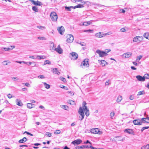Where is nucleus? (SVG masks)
I'll list each match as a JSON object with an SVG mask.
<instances>
[{
	"label": "nucleus",
	"instance_id": "43",
	"mask_svg": "<svg viewBox=\"0 0 149 149\" xmlns=\"http://www.w3.org/2000/svg\"><path fill=\"white\" fill-rule=\"evenodd\" d=\"M38 38L40 40H45V38L43 37H38Z\"/></svg>",
	"mask_w": 149,
	"mask_h": 149
},
{
	"label": "nucleus",
	"instance_id": "11",
	"mask_svg": "<svg viewBox=\"0 0 149 149\" xmlns=\"http://www.w3.org/2000/svg\"><path fill=\"white\" fill-rule=\"evenodd\" d=\"M54 50L59 54H61L63 53V49L61 48L60 45H58L56 48H55Z\"/></svg>",
	"mask_w": 149,
	"mask_h": 149
},
{
	"label": "nucleus",
	"instance_id": "16",
	"mask_svg": "<svg viewBox=\"0 0 149 149\" xmlns=\"http://www.w3.org/2000/svg\"><path fill=\"white\" fill-rule=\"evenodd\" d=\"M124 132L129 134L134 135V132L132 129H127L125 130Z\"/></svg>",
	"mask_w": 149,
	"mask_h": 149
},
{
	"label": "nucleus",
	"instance_id": "13",
	"mask_svg": "<svg viewBox=\"0 0 149 149\" xmlns=\"http://www.w3.org/2000/svg\"><path fill=\"white\" fill-rule=\"evenodd\" d=\"M132 54L131 52H127L126 53L124 54L122 56L123 58H128L130 57Z\"/></svg>",
	"mask_w": 149,
	"mask_h": 149
},
{
	"label": "nucleus",
	"instance_id": "29",
	"mask_svg": "<svg viewBox=\"0 0 149 149\" xmlns=\"http://www.w3.org/2000/svg\"><path fill=\"white\" fill-rule=\"evenodd\" d=\"M68 103L71 105H73L75 104V102L74 101L72 100H69L68 101Z\"/></svg>",
	"mask_w": 149,
	"mask_h": 149
},
{
	"label": "nucleus",
	"instance_id": "27",
	"mask_svg": "<svg viewBox=\"0 0 149 149\" xmlns=\"http://www.w3.org/2000/svg\"><path fill=\"white\" fill-rule=\"evenodd\" d=\"M122 98L121 96H119L117 98V102L118 103L120 102L122 100Z\"/></svg>",
	"mask_w": 149,
	"mask_h": 149
},
{
	"label": "nucleus",
	"instance_id": "24",
	"mask_svg": "<svg viewBox=\"0 0 149 149\" xmlns=\"http://www.w3.org/2000/svg\"><path fill=\"white\" fill-rule=\"evenodd\" d=\"M33 105H34V104L31 103H28L27 104V107L29 109H31L33 107Z\"/></svg>",
	"mask_w": 149,
	"mask_h": 149
},
{
	"label": "nucleus",
	"instance_id": "4",
	"mask_svg": "<svg viewBox=\"0 0 149 149\" xmlns=\"http://www.w3.org/2000/svg\"><path fill=\"white\" fill-rule=\"evenodd\" d=\"M88 59H86L83 61L81 64V67L82 68H84L86 66L88 67L89 66Z\"/></svg>",
	"mask_w": 149,
	"mask_h": 149
},
{
	"label": "nucleus",
	"instance_id": "54",
	"mask_svg": "<svg viewBox=\"0 0 149 149\" xmlns=\"http://www.w3.org/2000/svg\"><path fill=\"white\" fill-rule=\"evenodd\" d=\"M134 98V96L132 95H131L130 96V99L131 100H133Z\"/></svg>",
	"mask_w": 149,
	"mask_h": 149
},
{
	"label": "nucleus",
	"instance_id": "61",
	"mask_svg": "<svg viewBox=\"0 0 149 149\" xmlns=\"http://www.w3.org/2000/svg\"><path fill=\"white\" fill-rule=\"evenodd\" d=\"M47 135L48 136L50 137L51 136V134L50 133H48Z\"/></svg>",
	"mask_w": 149,
	"mask_h": 149
},
{
	"label": "nucleus",
	"instance_id": "26",
	"mask_svg": "<svg viewBox=\"0 0 149 149\" xmlns=\"http://www.w3.org/2000/svg\"><path fill=\"white\" fill-rule=\"evenodd\" d=\"M95 36L98 38H100L103 37V36L101 35V33L100 32L97 33L95 34Z\"/></svg>",
	"mask_w": 149,
	"mask_h": 149
},
{
	"label": "nucleus",
	"instance_id": "17",
	"mask_svg": "<svg viewBox=\"0 0 149 149\" xmlns=\"http://www.w3.org/2000/svg\"><path fill=\"white\" fill-rule=\"evenodd\" d=\"M58 31L59 33L61 35L63 34L64 31L65 29L64 27L61 26L60 27H59L58 29Z\"/></svg>",
	"mask_w": 149,
	"mask_h": 149
},
{
	"label": "nucleus",
	"instance_id": "18",
	"mask_svg": "<svg viewBox=\"0 0 149 149\" xmlns=\"http://www.w3.org/2000/svg\"><path fill=\"white\" fill-rule=\"evenodd\" d=\"M15 47L14 46H10V47H8V48H4V47H2L1 48V49L3 51L4 50L5 51H8L10 49H12L13 48H14Z\"/></svg>",
	"mask_w": 149,
	"mask_h": 149
},
{
	"label": "nucleus",
	"instance_id": "6",
	"mask_svg": "<svg viewBox=\"0 0 149 149\" xmlns=\"http://www.w3.org/2000/svg\"><path fill=\"white\" fill-rule=\"evenodd\" d=\"M96 52L99 54V56L100 57H104L107 54L106 52L102 51L99 49L97 50Z\"/></svg>",
	"mask_w": 149,
	"mask_h": 149
},
{
	"label": "nucleus",
	"instance_id": "30",
	"mask_svg": "<svg viewBox=\"0 0 149 149\" xmlns=\"http://www.w3.org/2000/svg\"><path fill=\"white\" fill-rule=\"evenodd\" d=\"M32 10L36 12H38V8L35 6H34L32 7Z\"/></svg>",
	"mask_w": 149,
	"mask_h": 149
},
{
	"label": "nucleus",
	"instance_id": "23",
	"mask_svg": "<svg viewBox=\"0 0 149 149\" xmlns=\"http://www.w3.org/2000/svg\"><path fill=\"white\" fill-rule=\"evenodd\" d=\"M145 120L146 119L145 118H142L141 120H140V122H141V125H142L143 123H149V122L146 121Z\"/></svg>",
	"mask_w": 149,
	"mask_h": 149
},
{
	"label": "nucleus",
	"instance_id": "38",
	"mask_svg": "<svg viewBox=\"0 0 149 149\" xmlns=\"http://www.w3.org/2000/svg\"><path fill=\"white\" fill-rule=\"evenodd\" d=\"M143 92L144 93V92L143 91L139 92H138L137 95H140L143 94Z\"/></svg>",
	"mask_w": 149,
	"mask_h": 149
},
{
	"label": "nucleus",
	"instance_id": "64",
	"mask_svg": "<svg viewBox=\"0 0 149 149\" xmlns=\"http://www.w3.org/2000/svg\"><path fill=\"white\" fill-rule=\"evenodd\" d=\"M64 149H70V148H68L67 146H66L64 147Z\"/></svg>",
	"mask_w": 149,
	"mask_h": 149
},
{
	"label": "nucleus",
	"instance_id": "48",
	"mask_svg": "<svg viewBox=\"0 0 149 149\" xmlns=\"http://www.w3.org/2000/svg\"><path fill=\"white\" fill-rule=\"evenodd\" d=\"M33 145H34L35 146H38L40 145L41 144L40 143H36L33 144Z\"/></svg>",
	"mask_w": 149,
	"mask_h": 149
},
{
	"label": "nucleus",
	"instance_id": "52",
	"mask_svg": "<svg viewBox=\"0 0 149 149\" xmlns=\"http://www.w3.org/2000/svg\"><path fill=\"white\" fill-rule=\"evenodd\" d=\"M84 143H85V144L89 143L90 144H91V143L88 140H87L86 142H84Z\"/></svg>",
	"mask_w": 149,
	"mask_h": 149
},
{
	"label": "nucleus",
	"instance_id": "15",
	"mask_svg": "<svg viewBox=\"0 0 149 149\" xmlns=\"http://www.w3.org/2000/svg\"><path fill=\"white\" fill-rule=\"evenodd\" d=\"M133 123L135 125H141V122H140V119H136L134 120L133 121Z\"/></svg>",
	"mask_w": 149,
	"mask_h": 149
},
{
	"label": "nucleus",
	"instance_id": "50",
	"mask_svg": "<svg viewBox=\"0 0 149 149\" xmlns=\"http://www.w3.org/2000/svg\"><path fill=\"white\" fill-rule=\"evenodd\" d=\"M120 13H125V11L123 9H121L120 10Z\"/></svg>",
	"mask_w": 149,
	"mask_h": 149
},
{
	"label": "nucleus",
	"instance_id": "28",
	"mask_svg": "<svg viewBox=\"0 0 149 149\" xmlns=\"http://www.w3.org/2000/svg\"><path fill=\"white\" fill-rule=\"evenodd\" d=\"M53 70L54 73L58 74L60 73V72L58 71L57 68H55V69H54Z\"/></svg>",
	"mask_w": 149,
	"mask_h": 149
},
{
	"label": "nucleus",
	"instance_id": "47",
	"mask_svg": "<svg viewBox=\"0 0 149 149\" xmlns=\"http://www.w3.org/2000/svg\"><path fill=\"white\" fill-rule=\"evenodd\" d=\"M125 31H126V30L125 29V28H121L120 29V31L121 32H124Z\"/></svg>",
	"mask_w": 149,
	"mask_h": 149
},
{
	"label": "nucleus",
	"instance_id": "42",
	"mask_svg": "<svg viewBox=\"0 0 149 149\" xmlns=\"http://www.w3.org/2000/svg\"><path fill=\"white\" fill-rule=\"evenodd\" d=\"M60 79L64 82H66V79L64 78L61 77H60Z\"/></svg>",
	"mask_w": 149,
	"mask_h": 149
},
{
	"label": "nucleus",
	"instance_id": "1",
	"mask_svg": "<svg viewBox=\"0 0 149 149\" xmlns=\"http://www.w3.org/2000/svg\"><path fill=\"white\" fill-rule=\"evenodd\" d=\"M83 109L82 107H80L79 110L78 112L79 115V120H82L84 117V112Z\"/></svg>",
	"mask_w": 149,
	"mask_h": 149
},
{
	"label": "nucleus",
	"instance_id": "22",
	"mask_svg": "<svg viewBox=\"0 0 149 149\" xmlns=\"http://www.w3.org/2000/svg\"><path fill=\"white\" fill-rule=\"evenodd\" d=\"M107 64V63L104 60H101V65H102V66H104L106 65Z\"/></svg>",
	"mask_w": 149,
	"mask_h": 149
},
{
	"label": "nucleus",
	"instance_id": "5",
	"mask_svg": "<svg viewBox=\"0 0 149 149\" xmlns=\"http://www.w3.org/2000/svg\"><path fill=\"white\" fill-rule=\"evenodd\" d=\"M70 57L71 60H74L77 59L78 55L77 53L75 52H73L70 54Z\"/></svg>",
	"mask_w": 149,
	"mask_h": 149
},
{
	"label": "nucleus",
	"instance_id": "49",
	"mask_svg": "<svg viewBox=\"0 0 149 149\" xmlns=\"http://www.w3.org/2000/svg\"><path fill=\"white\" fill-rule=\"evenodd\" d=\"M7 61H3L2 63L3 65H7L8 64V63H6Z\"/></svg>",
	"mask_w": 149,
	"mask_h": 149
},
{
	"label": "nucleus",
	"instance_id": "46",
	"mask_svg": "<svg viewBox=\"0 0 149 149\" xmlns=\"http://www.w3.org/2000/svg\"><path fill=\"white\" fill-rule=\"evenodd\" d=\"M38 78L40 79H43L44 78V77L43 75H40L38 76Z\"/></svg>",
	"mask_w": 149,
	"mask_h": 149
},
{
	"label": "nucleus",
	"instance_id": "9",
	"mask_svg": "<svg viewBox=\"0 0 149 149\" xmlns=\"http://www.w3.org/2000/svg\"><path fill=\"white\" fill-rule=\"evenodd\" d=\"M91 132L93 134H101L102 133L100 132L98 129V128H94L91 129L90 130Z\"/></svg>",
	"mask_w": 149,
	"mask_h": 149
},
{
	"label": "nucleus",
	"instance_id": "59",
	"mask_svg": "<svg viewBox=\"0 0 149 149\" xmlns=\"http://www.w3.org/2000/svg\"><path fill=\"white\" fill-rule=\"evenodd\" d=\"M131 68L133 70H136V68L134 66H131Z\"/></svg>",
	"mask_w": 149,
	"mask_h": 149
},
{
	"label": "nucleus",
	"instance_id": "31",
	"mask_svg": "<svg viewBox=\"0 0 149 149\" xmlns=\"http://www.w3.org/2000/svg\"><path fill=\"white\" fill-rule=\"evenodd\" d=\"M45 87L47 89H49L50 88V85L49 84H47L45 82L43 83Z\"/></svg>",
	"mask_w": 149,
	"mask_h": 149
},
{
	"label": "nucleus",
	"instance_id": "55",
	"mask_svg": "<svg viewBox=\"0 0 149 149\" xmlns=\"http://www.w3.org/2000/svg\"><path fill=\"white\" fill-rule=\"evenodd\" d=\"M90 148L92 149H100V148H96L93 147L91 146H90Z\"/></svg>",
	"mask_w": 149,
	"mask_h": 149
},
{
	"label": "nucleus",
	"instance_id": "35",
	"mask_svg": "<svg viewBox=\"0 0 149 149\" xmlns=\"http://www.w3.org/2000/svg\"><path fill=\"white\" fill-rule=\"evenodd\" d=\"M76 149H82L84 148V145H82L81 146H78L76 147Z\"/></svg>",
	"mask_w": 149,
	"mask_h": 149
},
{
	"label": "nucleus",
	"instance_id": "25",
	"mask_svg": "<svg viewBox=\"0 0 149 149\" xmlns=\"http://www.w3.org/2000/svg\"><path fill=\"white\" fill-rule=\"evenodd\" d=\"M144 37L146 38L149 40V33H146L143 35Z\"/></svg>",
	"mask_w": 149,
	"mask_h": 149
},
{
	"label": "nucleus",
	"instance_id": "53",
	"mask_svg": "<svg viewBox=\"0 0 149 149\" xmlns=\"http://www.w3.org/2000/svg\"><path fill=\"white\" fill-rule=\"evenodd\" d=\"M8 97L9 98H11L12 97V96L10 94H9L7 95Z\"/></svg>",
	"mask_w": 149,
	"mask_h": 149
},
{
	"label": "nucleus",
	"instance_id": "62",
	"mask_svg": "<svg viewBox=\"0 0 149 149\" xmlns=\"http://www.w3.org/2000/svg\"><path fill=\"white\" fill-rule=\"evenodd\" d=\"M133 63L134 64V65H135V66H136L137 65V63L136 62H133Z\"/></svg>",
	"mask_w": 149,
	"mask_h": 149
},
{
	"label": "nucleus",
	"instance_id": "41",
	"mask_svg": "<svg viewBox=\"0 0 149 149\" xmlns=\"http://www.w3.org/2000/svg\"><path fill=\"white\" fill-rule=\"evenodd\" d=\"M11 78L15 81H16L18 80V79L17 77H12Z\"/></svg>",
	"mask_w": 149,
	"mask_h": 149
},
{
	"label": "nucleus",
	"instance_id": "60",
	"mask_svg": "<svg viewBox=\"0 0 149 149\" xmlns=\"http://www.w3.org/2000/svg\"><path fill=\"white\" fill-rule=\"evenodd\" d=\"M28 146L26 145H20L19 147H27Z\"/></svg>",
	"mask_w": 149,
	"mask_h": 149
},
{
	"label": "nucleus",
	"instance_id": "63",
	"mask_svg": "<svg viewBox=\"0 0 149 149\" xmlns=\"http://www.w3.org/2000/svg\"><path fill=\"white\" fill-rule=\"evenodd\" d=\"M39 107H40V108L42 109H44V107L42 105L40 106Z\"/></svg>",
	"mask_w": 149,
	"mask_h": 149
},
{
	"label": "nucleus",
	"instance_id": "12",
	"mask_svg": "<svg viewBox=\"0 0 149 149\" xmlns=\"http://www.w3.org/2000/svg\"><path fill=\"white\" fill-rule=\"evenodd\" d=\"M82 142V141L81 139H78L72 141V143L74 144V146H76L80 144Z\"/></svg>",
	"mask_w": 149,
	"mask_h": 149
},
{
	"label": "nucleus",
	"instance_id": "56",
	"mask_svg": "<svg viewBox=\"0 0 149 149\" xmlns=\"http://www.w3.org/2000/svg\"><path fill=\"white\" fill-rule=\"evenodd\" d=\"M25 86H27V87H29L30 86V84L28 83H25Z\"/></svg>",
	"mask_w": 149,
	"mask_h": 149
},
{
	"label": "nucleus",
	"instance_id": "39",
	"mask_svg": "<svg viewBox=\"0 0 149 149\" xmlns=\"http://www.w3.org/2000/svg\"><path fill=\"white\" fill-rule=\"evenodd\" d=\"M51 64V62L49 60L45 61L44 65Z\"/></svg>",
	"mask_w": 149,
	"mask_h": 149
},
{
	"label": "nucleus",
	"instance_id": "44",
	"mask_svg": "<svg viewBox=\"0 0 149 149\" xmlns=\"http://www.w3.org/2000/svg\"><path fill=\"white\" fill-rule=\"evenodd\" d=\"M61 131L59 130H56L54 132V133L56 134H58L60 133Z\"/></svg>",
	"mask_w": 149,
	"mask_h": 149
},
{
	"label": "nucleus",
	"instance_id": "37",
	"mask_svg": "<svg viewBox=\"0 0 149 149\" xmlns=\"http://www.w3.org/2000/svg\"><path fill=\"white\" fill-rule=\"evenodd\" d=\"M142 57V56L141 55H140L139 56H138L136 58V61H139L141 59V58Z\"/></svg>",
	"mask_w": 149,
	"mask_h": 149
},
{
	"label": "nucleus",
	"instance_id": "7",
	"mask_svg": "<svg viewBox=\"0 0 149 149\" xmlns=\"http://www.w3.org/2000/svg\"><path fill=\"white\" fill-rule=\"evenodd\" d=\"M143 39V37L142 36H137L133 38V41L134 42H136L138 41L140 42Z\"/></svg>",
	"mask_w": 149,
	"mask_h": 149
},
{
	"label": "nucleus",
	"instance_id": "14",
	"mask_svg": "<svg viewBox=\"0 0 149 149\" xmlns=\"http://www.w3.org/2000/svg\"><path fill=\"white\" fill-rule=\"evenodd\" d=\"M136 78L138 81H143L145 79V77L144 76L142 77L140 75H137L136 76Z\"/></svg>",
	"mask_w": 149,
	"mask_h": 149
},
{
	"label": "nucleus",
	"instance_id": "57",
	"mask_svg": "<svg viewBox=\"0 0 149 149\" xmlns=\"http://www.w3.org/2000/svg\"><path fill=\"white\" fill-rule=\"evenodd\" d=\"M109 83V80H108L107 81L105 82V84L106 85H108Z\"/></svg>",
	"mask_w": 149,
	"mask_h": 149
},
{
	"label": "nucleus",
	"instance_id": "40",
	"mask_svg": "<svg viewBox=\"0 0 149 149\" xmlns=\"http://www.w3.org/2000/svg\"><path fill=\"white\" fill-rule=\"evenodd\" d=\"M143 147L144 149H149V144L143 146Z\"/></svg>",
	"mask_w": 149,
	"mask_h": 149
},
{
	"label": "nucleus",
	"instance_id": "19",
	"mask_svg": "<svg viewBox=\"0 0 149 149\" xmlns=\"http://www.w3.org/2000/svg\"><path fill=\"white\" fill-rule=\"evenodd\" d=\"M16 104L19 106H22L23 105V104L20 100L17 99L16 100Z\"/></svg>",
	"mask_w": 149,
	"mask_h": 149
},
{
	"label": "nucleus",
	"instance_id": "21",
	"mask_svg": "<svg viewBox=\"0 0 149 149\" xmlns=\"http://www.w3.org/2000/svg\"><path fill=\"white\" fill-rule=\"evenodd\" d=\"M84 7V6L83 5H82L81 4H78V5H77V6H73V8H74V9H75V8H82Z\"/></svg>",
	"mask_w": 149,
	"mask_h": 149
},
{
	"label": "nucleus",
	"instance_id": "51",
	"mask_svg": "<svg viewBox=\"0 0 149 149\" xmlns=\"http://www.w3.org/2000/svg\"><path fill=\"white\" fill-rule=\"evenodd\" d=\"M93 30H91V29H89L88 30H85L84 31V32H91L93 31Z\"/></svg>",
	"mask_w": 149,
	"mask_h": 149
},
{
	"label": "nucleus",
	"instance_id": "10",
	"mask_svg": "<svg viewBox=\"0 0 149 149\" xmlns=\"http://www.w3.org/2000/svg\"><path fill=\"white\" fill-rule=\"evenodd\" d=\"M29 1L31 2L32 4L35 6H40L42 5V3L41 2L39 1H35L34 0H29Z\"/></svg>",
	"mask_w": 149,
	"mask_h": 149
},
{
	"label": "nucleus",
	"instance_id": "34",
	"mask_svg": "<svg viewBox=\"0 0 149 149\" xmlns=\"http://www.w3.org/2000/svg\"><path fill=\"white\" fill-rule=\"evenodd\" d=\"M37 27L38 28L40 29L41 30H43L45 29V27L44 26H37Z\"/></svg>",
	"mask_w": 149,
	"mask_h": 149
},
{
	"label": "nucleus",
	"instance_id": "8",
	"mask_svg": "<svg viewBox=\"0 0 149 149\" xmlns=\"http://www.w3.org/2000/svg\"><path fill=\"white\" fill-rule=\"evenodd\" d=\"M67 42H72L74 40L73 36L71 34H68L67 36Z\"/></svg>",
	"mask_w": 149,
	"mask_h": 149
},
{
	"label": "nucleus",
	"instance_id": "58",
	"mask_svg": "<svg viewBox=\"0 0 149 149\" xmlns=\"http://www.w3.org/2000/svg\"><path fill=\"white\" fill-rule=\"evenodd\" d=\"M84 148H90V146H89L88 145H84Z\"/></svg>",
	"mask_w": 149,
	"mask_h": 149
},
{
	"label": "nucleus",
	"instance_id": "36",
	"mask_svg": "<svg viewBox=\"0 0 149 149\" xmlns=\"http://www.w3.org/2000/svg\"><path fill=\"white\" fill-rule=\"evenodd\" d=\"M61 107L64 109L65 110H67V109L68 108V107L67 106L65 105H62L61 106Z\"/></svg>",
	"mask_w": 149,
	"mask_h": 149
},
{
	"label": "nucleus",
	"instance_id": "45",
	"mask_svg": "<svg viewBox=\"0 0 149 149\" xmlns=\"http://www.w3.org/2000/svg\"><path fill=\"white\" fill-rule=\"evenodd\" d=\"M88 23L87 22H84L82 24V25L84 26H87L88 25Z\"/></svg>",
	"mask_w": 149,
	"mask_h": 149
},
{
	"label": "nucleus",
	"instance_id": "2",
	"mask_svg": "<svg viewBox=\"0 0 149 149\" xmlns=\"http://www.w3.org/2000/svg\"><path fill=\"white\" fill-rule=\"evenodd\" d=\"M86 103L84 101L82 103V107L83 109L84 110L85 115L87 116H88L89 115V112L88 109L87 108V107L86 106Z\"/></svg>",
	"mask_w": 149,
	"mask_h": 149
},
{
	"label": "nucleus",
	"instance_id": "3",
	"mask_svg": "<svg viewBox=\"0 0 149 149\" xmlns=\"http://www.w3.org/2000/svg\"><path fill=\"white\" fill-rule=\"evenodd\" d=\"M50 17L52 21L55 22L57 21L58 16L56 12H52L50 14Z\"/></svg>",
	"mask_w": 149,
	"mask_h": 149
},
{
	"label": "nucleus",
	"instance_id": "32",
	"mask_svg": "<svg viewBox=\"0 0 149 149\" xmlns=\"http://www.w3.org/2000/svg\"><path fill=\"white\" fill-rule=\"evenodd\" d=\"M71 8H72L74 9L73 6H70V7H67V6H65V8L66 10H67L68 11H70L71 9H70Z\"/></svg>",
	"mask_w": 149,
	"mask_h": 149
},
{
	"label": "nucleus",
	"instance_id": "33",
	"mask_svg": "<svg viewBox=\"0 0 149 149\" xmlns=\"http://www.w3.org/2000/svg\"><path fill=\"white\" fill-rule=\"evenodd\" d=\"M115 114V113L114 111L111 112L110 113V116L112 119H113V117L114 116Z\"/></svg>",
	"mask_w": 149,
	"mask_h": 149
},
{
	"label": "nucleus",
	"instance_id": "20",
	"mask_svg": "<svg viewBox=\"0 0 149 149\" xmlns=\"http://www.w3.org/2000/svg\"><path fill=\"white\" fill-rule=\"evenodd\" d=\"M27 141L26 138L24 137L22 139L19 140L18 142L19 143H23Z\"/></svg>",
	"mask_w": 149,
	"mask_h": 149
}]
</instances>
